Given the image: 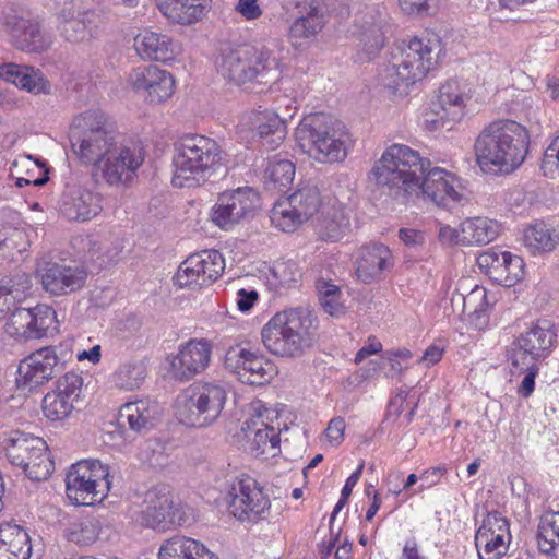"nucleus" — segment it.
<instances>
[{
	"label": "nucleus",
	"instance_id": "nucleus-1",
	"mask_svg": "<svg viewBox=\"0 0 559 559\" xmlns=\"http://www.w3.org/2000/svg\"><path fill=\"white\" fill-rule=\"evenodd\" d=\"M430 160L404 144L388 147L371 169L377 186L393 199L406 203L423 198L438 206L450 209L463 199L459 178L442 168L428 170Z\"/></svg>",
	"mask_w": 559,
	"mask_h": 559
},
{
	"label": "nucleus",
	"instance_id": "nucleus-2",
	"mask_svg": "<svg viewBox=\"0 0 559 559\" xmlns=\"http://www.w3.org/2000/svg\"><path fill=\"white\" fill-rule=\"evenodd\" d=\"M527 129L514 120H498L477 136L474 150L476 162L484 173L510 174L526 158L530 147Z\"/></svg>",
	"mask_w": 559,
	"mask_h": 559
},
{
	"label": "nucleus",
	"instance_id": "nucleus-3",
	"mask_svg": "<svg viewBox=\"0 0 559 559\" xmlns=\"http://www.w3.org/2000/svg\"><path fill=\"white\" fill-rule=\"evenodd\" d=\"M224 151L212 138L187 133L174 143L171 183L197 188L217 176L224 167Z\"/></svg>",
	"mask_w": 559,
	"mask_h": 559
},
{
	"label": "nucleus",
	"instance_id": "nucleus-4",
	"mask_svg": "<svg viewBox=\"0 0 559 559\" xmlns=\"http://www.w3.org/2000/svg\"><path fill=\"white\" fill-rule=\"evenodd\" d=\"M281 51V45L276 40H270L260 46L227 49L217 60V71L236 85L252 81L258 84H267L277 76Z\"/></svg>",
	"mask_w": 559,
	"mask_h": 559
},
{
	"label": "nucleus",
	"instance_id": "nucleus-5",
	"mask_svg": "<svg viewBox=\"0 0 559 559\" xmlns=\"http://www.w3.org/2000/svg\"><path fill=\"white\" fill-rule=\"evenodd\" d=\"M295 136L301 151L319 163L343 162L353 145L345 124L323 112L306 116Z\"/></svg>",
	"mask_w": 559,
	"mask_h": 559
},
{
	"label": "nucleus",
	"instance_id": "nucleus-6",
	"mask_svg": "<svg viewBox=\"0 0 559 559\" xmlns=\"http://www.w3.org/2000/svg\"><path fill=\"white\" fill-rule=\"evenodd\" d=\"M314 319L305 308H290L275 313L262 328L264 347L281 357H300L314 341Z\"/></svg>",
	"mask_w": 559,
	"mask_h": 559
},
{
	"label": "nucleus",
	"instance_id": "nucleus-7",
	"mask_svg": "<svg viewBox=\"0 0 559 559\" xmlns=\"http://www.w3.org/2000/svg\"><path fill=\"white\" fill-rule=\"evenodd\" d=\"M437 44L414 37L397 44L391 51L390 60L378 74L379 82L396 92L423 80L438 59Z\"/></svg>",
	"mask_w": 559,
	"mask_h": 559
},
{
	"label": "nucleus",
	"instance_id": "nucleus-8",
	"mask_svg": "<svg viewBox=\"0 0 559 559\" xmlns=\"http://www.w3.org/2000/svg\"><path fill=\"white\" fill-rule=\"evenodd\" d=\"M70 142L74 155L83 164L96 167L117 142L115 123L100 109L87 110L73 119Z\"/></svg>",
	"mask_w": 559,
	"mask_h": 559
},
{
	"label": "nucleus",
	"instance_id": "nucleus-9",
	"mask_svg": "<svg viewBox=\"0 0 559 559\" xmlns=\"http://www.w3.org/2000/svg\"><path fill=\"white\" fill-rule=\"evenodd\" d=\"M227 401L225 385L211 381L191 385L177 400L178 419L190 427H206L215 423Z\"/></svg>",
	"mask_w": 559,
	"mask_h": 559
},
{
	"label": "nucleus",
	"instance_id": "nucleus-10",
	"mask_svg": "<svg viewBox=\"0 0 559 559\" xmlns=\"http://www.w3.org/2000/svg\"><path fill=\"white\" fill-rule=\"evenodd\" d=\"M110 486L109 467L98 460L78 462L66 476L67 497L76 506L102 502Z\"/></svg>",
	"mask_w": 559,
	"mask_h": 559
},
{
	"label": "nucleus",
	"instance_id": "nucleus-11",
	"mask_svg": "<svg viewBox=\"0 0 559 559\" xmlns=\"http://www.w3.org/2000/svg\"><path fill=\"white\" fill-rule=\"evenodd\" d=\"M392 34L391 17L383 3H359L354 11L352 36L368 59L376 56Z\"/></svg>",
	"mask_w": 559,
	"mask_h": 559
},
{
	"label": "nucleus",
	"instance_id": "nucleus-12",
	"mask_svg": "<svg viewBox=\"0 0 559 559\" xmlns=\"http://www.w3.org/2000/svg\"><path fill=\"white\" fill-rule=\"evenodd\" d=\"M5 454L9 462L23 469L32 480H46L53 471L46 442L38 437L15 431L4 441Z\"/></svg>",
	"mask_w": 559,
	"mask_h": 559
},
{
	"label": "nucleus",
	"instance_id": "nucleus-13",
	"mask_svg": "<svg viewBox=\"0 0 559 559\" xmlns=\"http://www.w3.org/2000/svg\"><path fill=\"white\" fill-rule=\"evenodd\" d=\"M64 356L55 346L43 347L24 358L17 368L16 386L32 392L44 385L64 369Z\"/></svg>",
	"mask_w": 559,
	"mask_h": 559
},
{
	"label": "nucleus",
	"instance_id": "nucleus-14",
	"mask_svg": "<svg viewBox=\"0 0 559 559\" xmlns=\"http://www.w3.org/2000/svg\"><path fill=\"white\" fill-rule=\"evenodd\" d=\"M144 157L145 152L140 143L117 141L96 165V169L109 186L124 185L133 179Z\"/></svg>",
	"mask_w": 559,
	"mask_h": 559
},
{
	"label": "nucleus",
	"instance_id": "nucleus-15",
	"mask_svg": "<svg viewBox=\"0 0 559 559\" xmlns=\"http://www.w3.org/2000/svg\"><path fill=\"white\" fill-rule=\"evenodd\" d=\"M557 334L554 325L547 321H537L522 332L512 343L509 359L512 367H525L527 364L545 359L551 352Z\"/></svg>",
	"mask_w": 559,
	"mask_h": 559
},
{
	"label": "nucleus",
	"instance_id": "nucleus-16",
	"mask_svg": "<svg viewBox=\"0 0 559 559\" xmlns=\"http://www.w3.org/2000/svg\"><path fill=\"white\" fill-rule=\"evenodd\" d=\"M259 194L250 187L225 191L213 206L211 219L221 229L229 230L251 219L259 207Z\"/></svg>",
	"mask_w": 559,
	"mask_h": 559
},
{
	"label": "nucleus",
	"instance_id": "nucleus-17",
	"mask_svg": "<svg viewBox=\"0 0 559 559\" xmlns=\"http://www.w3.org/2000/svg\"><path fill=\"white\" fill-rule=\"evenodd\" d=\"M230 513L239 521L257 523L270 514L271 501L258 481L249 476L231 485Z\"/></svg>",
	"mask_w": 559,
	"mask_h": 559
},
{
	"label": "nucleus",
	"instance_id": "nucleus-18",
	"mask_svg": "<svg viewBox=\"0 0 559 559\" xmlns=\"http://www.w3.org/2000/svg\"><path fill=\"white\" fill-rule=\"evenodd\" d=\"M224 366L240 382L249 385H264L277 374V368L270 359L240 345L226 352Z\"/></svg>",
	"mask_w": 559,
	"mask_h": 559
},
{
	"label": "nucleus",
	"instance_id": "nucleus-19",
	"mask_svg": "<svg viewBox=\"0 0 559 559\" xmlns=\"http://www.w3.org/2000/svg\"><path fill=\"white\" fill-rule=\"evenodd\" d=\"M1 26L10 43L21 51L41 53L52 46V35L45 32L35 17L9 13L3 16Z\"/></svg>",
	"mask_w": 559,
	"mask_h": 559
},
{
	"label": "nucleus",
	"instance_id": "nucleus-20",
	"mask_svg": "<svg viewBox=\"0 0 559 559\" xmlns=\"http://www.w3.org/2000/svg\"><path fill=\"white\" fill-rule=\"evenodd\" d=\"M225 270V260L217 250H205L188 257L179 266L176 282L180 287L205 286Z\"/></svg>",
	"mask_w": 559,
	"mask_h": 559
},
{
	"label": "nucleus",
	"instance_id": "nucleus-21",
	"mask_svg": "<svg viewBox=\"0 0 559 559\" xmlns=\"http://www.w3.org/2000/svg\"><path fill=\"white\" fill-rule=\"evenodd\" d=\"M512 535L509 520L498 511L488 512L475 534L479 559H500L509 550Z\"/></svg>",
	"mask_w": 559,
	"mask_h": 559
},
{
	"label": "nucleus",
	"instance_id": "nucleus-22",
	"mask_svg": "<svg viewBox=\"0 0 559 559\" xmlns=\"http://www.w3.org/2000/svg\"><path fill=\"white\" fill-rule=\"evenodd\" d=\"M82 386L83 379L75 372H67L60 377L55 383V389L43 399L44 416L50 421H61L68 418L75 408Z\"/></svg>",
	"mask_w": 559,
	"mask_h": 559
},
{
	"label": "nucleus",
	"instance_id": "nucleus-23",
	"mask_svg": "<svg viewBox=\"0 0 559 559\" xmlns=\"http://www.w3.org/2000/svg\"><path fill=\"white\" fill-rule=\"evenodd\" d=\"M480 271L492 282L511 287L524 276V261L509 251L490 248L477 257Z\"/></svg>",
	"mask_w": 559,
	"mask_h": 559
},
{
	"label": "nucleus",
	"instance_id": "nucleus-24",
	"mask_svg": "<svg viewBox=\"0 0 559 559\" xmlns=\"http://www.w3.org/2000/svg\"><path fill=\"white\" fill-rule=\"evenodd\" d=\"M468 95L455 80H449L439 88L437 100L432 103L435 119L429 122L435 129L451 130L464 116Z\"/></svg>",
	"mask_w": 559,
	"mask_h": 559
},
{
	"label": "nucleus",
	"instance_id": "nucleus-25",
	"mask_svg": "<svg viewBox=\"0 0 559 559\" xmlns=\"http://www.w3.org/2000/svg\"><path fill=\"white\" fill-rule=\"evenodd\" d=\"M212 344L204 338L190 340L179 346L170 361V373L179 381H188L202 373L210 365Z\"/></svg>",
	"mask_w": 559,
	"mask_h": 559
},
{
	"label": "nucleus",
	"instance_id": "nucleus-26",
	"mask_svg": "<svg viewBox=\"0 0 559 559\" xmlns=\"http://www.w3.org/2000/svg\"><path fill=\"white\" fill-rule=\"evenodd\" d=\"M129 82L136 93L155 104L166 102L175 91L173 75L153 64L135 68L129 75Z\"/></svg>",
	"mask_w": 559,
	"mask_h": 559
},
{
	"label": "nucleus",
	"instance_id": "nucleus-27",
	"mask_svg": "<svg viewBox=\"0 0 559 559\" xmlns=\"http://www.w3.org/2000/svg\"><path fill=\"white\" fill-rule=\"evenodd\" d=\"M146 502L147 507L142 512V520L146 526L164 531L170 525L185 523L181 503L166 488L150 491Z\"/></svg>",
	"mask_w": 559,
	"mask_h": 559
},
{
	"label": "nucleus",
	"instance_id": "nucleus-28",
	"mask_svg": "<svg viewBox=\"0 0 559 559\" xmlns=\"http://www.w3.org/2000/svg\"><path fill=\"white\" fill-rule=\"evenodd\" d=\"M57 29L70 44H81L97 35V15L82 11L73 2H67L57 14Z\"/></svg>",
	"mask_w": 559,
	"mask_h": 559
},
{
	"label": "nucleus",
	"instance_id": "nucleus-29",
	"mask_svg": "<svg viewBox=\"0 0 559 559\" xmlns=\"http://www.w3.org/2000/svg\"><path fill=\"white\" fill-rule=\"evenodd\" d=\"M43 288L55 296H64L81 289L86 281V272L76 266L57 262H45L37 267Z\"/></svg>",
	"mask_w": 559,
	"mask_h": 559
},
{
	"label": "nucleus",
	"instance_id": "nucleus-30",
	"mask_svg": "<svg viewBox=\"0 0 559 559\" xmlns=\"http://www.w3.org/2000/svg\"><path fill=\"white\" fill-rule=\"evenodd\" d=\"M394 258L389 247L371 243L360 248L356 259V275L362 283L381 281L392 270Z\"/></svg>",
	"mask_w": 559,
	"mask_h": 559
},
{
	"label": "nucleus",
	"instance_id": "nucleus-31",
	"mask_svg": "<svg viewBox=\"0 0 559 559\" xmlns=\"http://www.w3.org/2000/svg\"><path fill=\"white\" fill-rule=\"evenodd\" d=\"M329 15L323 0H308L288 27V37L297 44L299 40L312 39L322 32Z\"/></svg>",
	"mask_w": 559,
	"mask_h": 559
},
{
	"label": "nucleus",
	"instance_id": "nucleus-32",
	"mask_svg": "<svg viewBox=\"0 0 559 559\" xmlns=\"http://www.w3.org/2000/svg\"><path fill=\"white\" fill-rule=\"evenodd\" d=\"M134 48L143 60L168 62L179 52L178 45L166 34L144 29L134 37Z\"/></svg>",
	"mask_w": 559,
	"mask_h": 559
},
{
	"label": "nucleus",
	"instance_id": "nucleus-33",
	"mask_svg": "<svg viewBox=\"0 0 559 559\" xmlns=\"http://www.w3.org/2000/svg\"><path fill=\"white\" fill-rule=\"evenodd\" d=\"M270 414L271 412L267 408H264L263 412L260 411L255 417L247 420L245 423L246 428H242L247 430L246 436L250 441V449L255 451L257 455L270 454L274 456L280 447V431L264 421V418L270 419Z\"/></svg>",
	"mask_w": 559,
	"mask_h": 559
},
{
	"label": "nucleus",
	"instance_id": "nucleus-34",
	"mask_svg": "<svg viewBox=\"0 0 559 559\" xmlns=\"http://www.w3.org/2000/svg\"><path fill=\"white\" fill-rule=\"evenodd\" d=\"M56 311L47 305L33 309H20L13 313V324L25 338H40L47 331L56 328Z\"/></svg>",
	"mask_w": 559,
	"mask_h": 559
},
{
	"label": "nucleus",
	"instance_id": "nucleus-35",
	"mask_svg": "<svg viewBox=\"0 0 559 559\" xmlns=\"http://www.w3.org/2000/svg\"><path fill=\"white\" fill-rule=\"evenodd\" d=\"M159 417L156 402L138 400L123 404L119 411L118 421L121 427L128 425L136 433H145L153 429Z\"/></svg>",
	"mask_w": 559,
	"mask_h": 559
},
{
	"label": "nucleus",
	"instance_id": "nucleus-36",
	"mask_svg": "<svg viewBox=\"0 0 559 559\" xmlns=\"http://www.w3.org/2000/svg\"><path fill=\"white\" fill-rule=\"evenodd\" d=\"M98 194L82 188H73L64 193L61 213L71 221H90L102 211Z\"/></svg>",
	"mask_w": 559,
	"mask_h": 559
},
{
	"label": "nucleus",
	"instance_id": "nucleus-37",
	"mask_svg": "<svg viewBox=\"0 0 559 559\" xmlns=\"http://www.w3.org/2000/svg\"><path fill=\"white\" fill-rule=\"evenodd\" d=\"M212 0H156L159 11L170 21L191 25L201 21L211 8Z\"/></svg>",
	"mask_w": 559,
	"mask_h": 559
},
{
	"label": "nucleus",
	"instance_id": "nucleus-38",
	"mask_svg": "<svg viewBox=\"0 0 559 559\" xmlns=\"http://www.w3.org/2000/svg\"><path fill=\"white\" fill-rule=\"evenodd\" d=\"M252 129L257 131L261 144L270 151L276 150L287 135L286 120L273 110L252 114Z\"/></svg>",
	"mask_w": 559,
	"mask_h": 559
},
{
	"label": "nucleus",
	"instance_id": "nucleus-39",
	"mask_svg": "<svg viewBox=\"0 0 559 559\" xmlns=\"http://www.w3.org/2000/svg\"><path fill=\"white\" fill-rule=\"evenodd\" d=\"M349 212L337 201L323 206L318 223L321 239L337 241L349 230Z\"/></svg>",
	"mask_w": 559,
	"mask_h": 559
},
{
	"label": "nucleus",
	"instance_id": "nucleus-40",
	"mask_svg": "<svg viewBox=\"0 0 559 559\" xmlns=\"http://www.w3.org/2000/svg\"><path fill=\"white\" fill-rule=\"evenodd\" d=\"M31 552V539L22 526L0 524V559H29Z\"/></svg>",
	"mask_w": 559,
	"mask_h": 559
},
{
	"label": "nucleus",
	"instance_id": "nucleus-41",
	"mask_svg": "<svg viewBox=\"0 0 559 559\" xmlns=\"http://www.w3.org/2000/svg\"><path fill=\"white\" fill-rule=\"evenodd\" d=\"M158 557L159 559H216L203 544L182 535L167 539L159 548Z\"/></svg>",
	"mask_w": 559,
	"mask_h": 559
},
{
	"label": "nucleus",
	"instance_id": "nucleus-42",
	"mask_svg": "<svg viewBox=\"0 0 559 559\" xmlns=\"http://www.w3.org/2000/svg\"><path fill=\"white\" fill-rule=\"evenodd\" d=\"M500 233V225L487 217L467 218L460 225L461 243L483 246L493 241Z\"/></svg>",
	"mask_w": 559,
	"mask_h": 559
},
{
	"label": "nucleus",
	"instance_id": "nucleus-43",
	"mask_svg": "<svg viewBox=\"0 0 559 559\" xmlns=\"http://www.w3.org/2000/svg\"><path fill=\"white\" fill-rule=\"evenodd\" d=\"M31 287L29 275L21 271L0 281V320L11 311L16 301L25 297Z\"/></svg>",
	"mask_w": 559,
	"mask_h": 559
},
{
	"label": "nucleus",
	"instance_id": "nucleus-44",
	"mask_svg": "<svg viewBox=\"0 0 559 559\" xmlns=\"http://www.w3.org/2000/svg\"><path fill=\"white\" fill-rule=\"evenodd\" d=\"M524 243L534 253L551 252L559 245V227L536 222L525 228Z\"/></svg>",
	"mask_w": 559,
	"mask_h": 559
},
{
	"label": "nucleus",
	"instance_id": "nucleus-45",
	"mask_svg": "<svg viewBox=\"0 0 559 559\" xmlns=\"http://www.w3.org/2000/svg\"><path fill=\"white\" fill-rule=\"evenodd\" d=\"M295 177V165L288 159H271L264 170V187L272 192H285Z\"/></svg>",
	"mask_w": 559,
	"mask_h": 559
},
{
	"label": "nucleus",
	"instance_id": "nucleus-46",
	"mask_svg": "<svg viewBox=\"0 0 559 559\" xmlns=\"http://www.w3.org/2000/svg\"><path fill=\"white\" fill-rule=\"evenodd\" d=\"M147 367L142 359H130L119 365L112 374L116 386L126 391L139 389L145 381Z\"/></svg>",
	"mask_w": 559,
	"mask_h": 559
},
{
	"label": "nucleus",
	"instance_id": "nucleus-47",
	"mask_svg": "<svg viewBox=\"0 0 559 559\" xmlns=\"http://www.w3.org/2000/svg\"><path fill=\"white\" fill-rule=\"evenodd\" d=\"M287 201L290 203V206L298 212V215L306 221L314 215L322 204L318 187L311 183L299 186L298 189L287 198Z\"/></svg>",
	"mask_w": 559,
	"mask_h": 559
},
{
	"label": "nucleus",
	"instance_id": "nucleus-48",
	"mask_svg": "<svg viewBox=\"0 0 559 559\" xmlns=\"http://www.w3.org/2000/svg\"><path fill=\"white\" fill-rule=\"evenodd\" d=\"M270 218L275 227L286 233L294 231L299 225L307 222L290 206L287 199L274 204Z\"/></svg>",
	"mask_w": 559,
	"mask_h": 559
},
{
	"label": "nucleus",
	"instance_id": "nucleus-49",
	"mask_svg": "<svg viewBox=\"0 0 559 559\" xmlns=\"http://www.w3.org/2000/svg\"><path fill=\"white\" fill-rule=\"evenodd\" d=\"M98 534V522L92 519L73 523L66 530L67 539L80 546L93 544L97 539Z\"/></svg>",
	"mask_w": 559,
	"mask_h": 559
},
{
	"label": "nucleus",
	"instance_id": "nucleus-50",
	"mask_svg": "<svg viewBox=\"0 0 559 559\" xmlns=\"http://www.w3.org/2000/svg\"><path fill=\"white\" fill-rule=\"evenodd\" d=\"M308 3V0H269L265 5L266 16L272 23L287 22L293 11L298 12Z\"/></svg>",
	"mask_w": 559,
	"mask_h": 559
},
{
	"label": "nucleus",
	"instance_id": "nucleus-51",
	"mask_svg": "<svg viewBox=\"0 0 559 559\" xmlns=\"http://www.w3.org/2000/svg\"><path fill=\"white\" fill-rule=\"evenodd\" d=\"M317 289L319 294L320 304L322 308L325 310V312H328L331 316H337L338 313L342 312V294L336 285L320 280L317 282Z\"/></svg>",
	"mask_w": 559,
	"mask_h": 559
},
{
	"label": "nucleus",
	"instance_id": "nucleus-52",
	"mask_svg": "<svg viewBox=\"0 0 559 559\" xmlns=\"http://www.w3.org/2000/svg\"><path fill=\"white\" fill-rule=\"evenodd\" d=\"M26 234L23 228L15 226H3L0 228V250L13 254L14 251L22 253L26 250Z\"/></svg>",
	"mask_w": 559,
	"mask_h": 559
},
{
	"label": "nucleus",
	"instance_id": "nucleus-53",
	"mask_svg": "<svg viewBox=\"0 0 559 559\" xmlns=\"http://www.w3.org/2000/svg\"><path fill=\"white\" fill-rule=\"evenodd\" d=\"M25 76L27 78L22 80L20 85L21 90H25L35 95H48L51 93V84L39 69L28 67V71L25 72Z\"/></svg>",
	"mask_w": 559,
	"mask_h": 559
},
{
	"label": "nucleus",
	"instance_id": "nucleus-54",
	"mask_svg": "<svg viewBox=\"0 0 559 559\" xmlns=\"http://www.w3.org/2000/svg\"><path fill=\"white\" fill-rule=\"evenodd\" d=\"M403 13L409 16L432 15L438 9L437 0H399Z\"/></svg>",
	"mask_w": 559,
	"mask_h": 559
},
{
	"label": "nucleus",
	"instance_id": "nucleus-55",
	"mask_svg": "<svg viewBox=\"0 0 559 559\" xmlns=\"http://www.w3.org/2000/svg\"><path fill=\"white\" fill-rule=\"evenodd\" d=\"M536 540L540 552L554 559L558 557L559 537L554 532L546 530L540 523H538Z\"/></svg>",
	"mask_w": 559,
	"mask_h": 559
},
{
	"label": "nucleus",
	"instance_id": "nucleus-56",
	"mask_svg": "<svg viewBox=\"0 0 559 559\" xmlns=\"http://www.w3.org/2000/svg\"><path fill=\"white\" fill-rule=\"evenodd\" d=\"M513 373H524V378L519 385L518 393L523 397H528L535 389V378L538 374L539 366L538 362L527 364L525 367H513Z\"/></svg>",
	"mask_w": 559,
	"mask_h": 559
},
{
	"label": "nucleus",
	"instance_id": "nucleus-57",
	"mask_svg": "<svg viewBox=\"0 0 559 559\" xmlns=\"http://www.w3.org/2000/svg\"><path fill=\"white\" fill-rule=\"evenodd\" d=\"M273 274L283 286H289L293 283H297L300 277L299 269L293 261L277 263L273 269Z\"/></svg>",
	"mask_w": 559,
	"mask_h": 559
},
{
	"label": "nucleus",
	"instance_id": "nucleus-58",
	"mask_svg": "<svg viewBox=\"0 0 559 559\" xmlns=\"http://www.w3.org/2000/svg\"><path fill=\"white\" fill-rule=\"evenodd\" d=\"M141 455L154 467H163L167 464V456L163 452V447L156 441H146Z\"/></svg>",
	"mask_w": 559,
	"mask_h": 559
},
{
	"label": "nucleus",
	"instance_id": "nucleus-59",
	"mask_svg": "<svg viewBox=\"0 0 559 559\" xmlns=\"http://www.w3.org/2000/svg\"><path fill=\"white\" fill-rule=\"evenodd\" d=\"M28 71V66H21L16 63H3L0 66V78L9 83L20 87L22 80H25V72Z\"/></svg>",
	"mask_w": 559,
	"mask_h": 559
},
{
	"label": "nucleus",
	"instance_id": "nucleus-60",
	"mask_svg": "<svg viewBox=\"0 0 559 559\" xmlns=\"http://www.w3.org/2000/svg\"><path fill=\"white\" fill-rule=\"evenodd\" d=\"M235 10L247 21L258 20L263 14L259 0H238Z\"/></svg>",
	"mask_w": 559,
	"mask_h": 559
},
{
	"label": "nucleus",
	"instance_id": "nucleus-61",
	"mask_svg": "<svg viewBox=\"0 0 559 559\" xmlns=\"http://www.w3.org/2000/svg\"><path fill=\"white\" fill-rule=\"evenodd\" d=\"M345 420L342 417H334L328 424L325 436L330 443L340 445L344 439Z\"/></svg>",
	"mask_w": 559,
	"mask_h": 559
},
{
	"label": "nucleus",
	"instance_id": "nucleus-62",
	"mask_svg": "<svg viewBox=\"0 0 559 559\" xmlns=\"http://www.w3.org/2000/svg\"><path fill=\"white\" fill-rule=\"evenodd\" d=\"M399 238L408 248L419 247L425 241L424 234L413 228H401L399 230Z\"/></svg>",
	"mask_w": 559,
	"mask_h": 559
},
{
	"label": "nucleus",
	"instance_id": "nucleus-63",
	"mask_svg": "<svg viewBox=\"0 0 559 559\" xmlns=\"http://www.w3.org/2000/svg\"><path fill=\"white\" fill-rule=\"evenodd\" d=\"M258 293L255 290L239 289L237 292L236 305L241 312L249 311L258 300Z\"/></svg>",
	"mask_w": 559,
	"mask_h": 559
},
{
	"label": "nucleus",
	"instance_id": "nucleus-64",
	"mask_svg": "<svg viewBox=\"0 0 559 559\" xmlns=\"http://www.w3.org/2000/svg\"><path fill=\"white\" fill-rule=\"evenodd\" d=\"M438 238L442 243H461L460 229L443 225L439 228Z\"/></svg>",
	"mask_w": 559,
	"mask_h": 559
}]
</instances>
